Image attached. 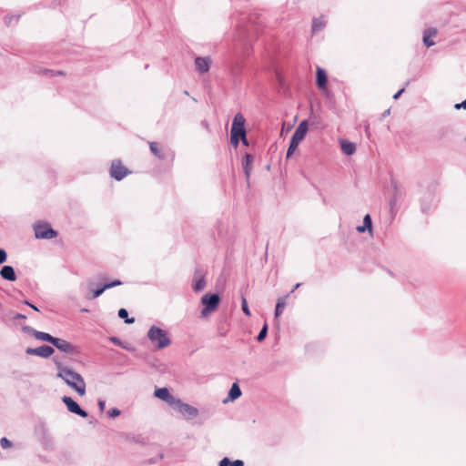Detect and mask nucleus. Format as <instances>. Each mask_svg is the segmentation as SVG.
I'll return each instance as SVG.
<instances>
[{"mask_svg":"<svg viewBox=\"0 0 466 466\" xmlns=\"http://www.w3.org/2000/svg\"><path fill=\"white\" fill-rule=\"evenodd\" d=\"M363 226L367 228V229L371 232L372 231V221L371 218L369 214L365 215L363 218Z\"/></svg>","mask_w":466,"mask_h":466,"instance_id":"c85d7f7f","label":"nucleus"},{"mask_svg":"<svg viewBox=\"0 0 466 466\" xmlns=\"http://www.w3.org/2000/svg\"><path fill=\"white\" fill-rule=\"evenodd\" d=\"M428 199H429L430 202L432 200V195L431 193L428 196Z\"/></svg>","mask_w":466,"mask_h":466,"instance_id":"603ef678","label":"nucleus"},{"mask_svg":"<svg viewBox=\"0 0 466 466\" xmlns=\"http://www.w3.org/2000/svg\"><path fill=\"white\" fill-rule=\"evenodd\" d=\"M326 25V19L324 16L315 17L312 20L311 31L313 34L322 30Z\"/></svg>","mask_w":466,"mask_h":466,"instance_id":"412c9836","label":"nucleus"},{"mask_svg":"<svg viewBox=\"0 0 466 466\" xmlns=\"http://www.w3.org/2000/svg\"><path fill=\"white\" fill-rule=\"evenodd\" d=\"M437 35V29L431 27L424 31L423 34V43L427 47L432 46L435 45L434 41L431 40V37L435 36Z\"/></svg>","mask_w":466,"mask_h":466,"instance_id":"aec40b11","label":"nucleus"},{"mask_svg":"<svg viewBox=\"0 0 466 466\" xmlns=\"http://www.w3.org/2000/svg\"><path fill=\"white\" fill-rule=\"evenodd\" d=\"M232 466H245L244 461L241 460H236L234 461H231Z\"/></svg>","mask_w":466,"mask_h":466,"instance_id":"a19ab883","label":"nucleus"},{"mask_svg":"<svg viewBox=\"0 0 466 466\" xmlns=\"http://www.w3.org/2000/svg\"><path fill=\"white\" fill-rule=\"evenodd\" d=\"M308 129H309L308 121L303 120L297 127L294 134L291 137V139L300 143L304 139V137L308 132Z\"/></svg>","mask_w":466,"mask_h":466,"instance_id":"4468645a","label":"nucleus"},{"mask_svg":"<svg viewBox=\"0 0 466 466\" xmlns=\"http://www.w3.org/2000/svg\"><path fill=\"white\" fill-rule=\"evenodd\" d=\"M239 139L241 140V142L244 146H248V141L247 139L246 134L244 136L240 137Z\"/></svg>","mask_w":466,"mask_h":466,"instance_id":"c03bdc74","label":"nucleus"},{"mask_svg":"<svg viewBox=\"0 0 466 466\" xmlns=\"http://www.w3.org/2000/svg\"><path fill=\"white\" fill-rule=\"evenodd\" d=\"M147 338L157 350L165 349L171 343L167 332L157 326H152L149 329Z\"/></svg>","mask_w":466,"mask_h":466,"instance_id":"f03ea898","label":"nucleus"},{"mask_svg":"<svg viewBox=\"0 0 466 466\" xmlns=\"http://www.w3.org/2000/svg\"><path fill=\"white\" fill-rule=\"evenodd\" d=\"M170 155H171V158L173 159V158H174V157H175L174 152L170 151Z\"/></svg>","mask_w":466,"mask_h":466,"instance_id":"864d4df0","label":"nucleus"},{"mask_svg":"<svg viewBox=\"0 0 466 466\" xmlns=\"http://www.w3.org/2000/svg\"><path fill=\"white\" fill-rule=\"evenodd\" d=\"M118 317L120 319H124L125 322L127 323V324H131V323L135 322V319L134 318H131V319L128 318V312H127V310L126 309H120L118 310Z\"/></svg>","mask_w":466,"mask_h":466,"instance_id":"bb28decb","label":"nucleus"},{"mask_svg":"<svg viewBox=\"0 0 466 466\" xmlns=\"http://www.w3.org/2000/svg\"><path fill=\"white\" fill-rule=\"evenodd\" d=\"M207 286L206 273L200 268H197L193 277V289L196 292H200L205 289Z\"/></svg>","mask_w":466,"mask_h":466,"instance_id":"1a4fd4ad","label":"nucleus"},{"mask_svg":"<svg viewBox=\"0 0 466 466\" xmlns=\"http://www.w3.org/2000/svg\"><path fill=\"white\" fill-rule=\"evenodd\" d=\"M26 354L39 356L42 358H48L54 353V349L47 345H42L38 348H27Z\"/></svg>","mask_w":466,"mask_h":466,"instance_id":"9b49d317","label":"nucleus"},{"mask_svg":"<svg viewBox=\"0 0 466 466\" xmlns=\"http://www.w3.org/2000/svg\"><path fill=\"white\" fill-rule=\"evenodd\" d=\"M7 254L6 251L3 248H0V264H3L6 261Z\"/></svg>","mask_w":466,"mask_h":466,"instance_id":"c9c22d12","label":"nucleus"},{"mask_svg":"<svg viewBox=\"0 0 466 466\" xmlns=\"http://www.w3.org/2000/svg\"><path fill=\"white\" fill-rule=\"evenodd\" d=\"M356 229H357V231H358V232H360V233H363V232H365L366 230H368V229H367V228H365L363 225H361V226H358V227L356 228Z\"/></svg>","mask_w":466,"mask_h":466,"instance_id":"a18cd8bd","label":"nucleus"},{"mask_svg":"<svg viewBox=\"0 0 466 466\" xmlns=\"http://www.w3.org/2000/svg\"><path fill=\"white\" fill-rule=\"evenodd\" d=\"M121 284H122V282L120 280H114L109 283L104 284V289H106V290L108 289H111V288H114L116 286H120Z\"/></svg>","mask_w":466,"mask_h":466,"instance_id":"72a5a7b5","label":"nucleus"},{"mask_svg":"<svg viewBox=\"0 0 466 466\" xmlns=\"http://www.w3.org/2000/svg\"><path fill=\"white\" fill-rule=\"evenodd\" d=\"M24 304L27 305L28 307H30V308H31V309H33L34 310H36V311H38V310H39V309H38V308H37L35 305H34V304L30 303L28 300H25V301H24Z\"/></svg>","mask_w":466,"mask_h":466,"instance_id":"79ce46f5","label":"nucleus"},{"mask_svg":"<svg viewBox=\"0 0 466 466\" xmlns=\"http://www.w3.org/2000/svg\"><path fill=\"white\" fill-rule=\"evenodd\" d=\"M0 276L2 279L8 280V281H15L16 280V274L12 266L2 267V268L0 270Z\"/></svg>","mask_w":466,"mask_h":466,"instance_id":"f3484780","label":"nucleus"},{"mask_svg":"<svg viewBox=\"0 0 466 466\" xmlns=\"http://www.w3.org/2000/svg\"><path fill=\"white\" fill-rule=\"evenodd\" d=\"M316 82L319 88L323 89L326 87L328 83V76L326 71L321 67H317L316 71Z\"/></svg>","mask_w":466,"mask_h":466,"instance_id":"2eb2a0df","label":"nucleus"},{"mask_svg":"<svg viewBox=\"0 0 466 466\" xmlns=\"http://www.w3.org/2000/svg\"><path fill=\"white\" fill-rule=\"evenodd\" d=\"M97 404H98L100 411H103L106 407V401L103 400H98Z\"/></svg>","mask_w":466,"mask_h":466,"instance_id":"58836bf2","label":"nucleus"},{"mask_svg":"<svg viewBox=\"0 0 466 466\" xmlns=\"http://www.w3.org/2000/svg\"><path fill=\"white\" fill-rule=\"evenodd\" d=\"M429 208H430L429 204H424V203L421 204V209L423 212L427 211L429 209Z\"/></svg>","mask_w":466,"mask_h":466,"instance_id":"09e8293b","label":"nucleus"},{"mask_svg":"<svg viewBox=\"0 0 466 466\" xmlns=\"http://www.w3.org/2000/svg\"><path fill=\"white\" fill-rule=\"evenodd\" d=\"M88 289L89 293L86 296L87 299H94L102 295L103 292L106 290V289H104V285L97 288L96 289H94V283L92 281L88 282Z\"/></svg>","mask_w":466,"mask_h":466,"instance_id":"6ab92c4d","label":"nucleus"},{"mask_svg":"<svg viewBox=\"0 0 466 466\" xmlns=\"http://www.w3.org/2000/svg\"><path fill=\"white\" fill-rule=\"evenodd\" d=\"M219 466H232L231 461L228 457H225L219 461Z\"/></svg>","mask_w":466,"mask_h":466,"instance_id":"e433bc0d","label":"nucleus"},{"mask_svg":"<svg viewBox=\"0 0 466 466\" xmlns=\"http://www.w3.org/2000/svg\"><path fill=\"white\" fill-rule=\"evenodd\" d=\"M33 334H34V336L37 339H40V340H43V341H46V342H49L51 344H53V341H54V339L56 338V337L51 336L48 333H46V332H43V331H37V330H33Z\"/></svg>","mask_w":466,"mask_h":466,"instance_id":"393cba45","label":"nucleus"},{"mask_svg":"<svg viewBox=\"0 0 466 466\" xmlns=\"http://www.w3.org/2000/svg\"><path fill=\"white\" fill-rule=\"evenodd\" d=\"M62 401L66 404L67 410L82 418H86L88 413L84 410L71 397L64 396Z\"/></svg>","mask_w":466,"mask_h":466,"instance_id":"9d476101","label":"nucleus"},{"mask_svg":"<svg viewBox=\"0 0 466 466\" xmlns=\"http://www.w3.org/2000/svg\"><path fill=\"white\" fill-rule=\"evenodd\" d=\"M111 341L116 345L122 346L120 340L117 338H111Z\"/></svg>","mask_w":466,"mask_h":466,"instance_id":"de8ad7c7","label":"nucleus"},{"mask_svg":"<svg viewBox=\"0 0 466 466\" xmlns=\"http://www.w3.org/2000/svg\"><path fill=\"white\" fill-rule=\"evenodd\" d=\"M240 396H241V390H240L239 386L238 385V383H233L229 390L228 399L225 400L224 402H227L228 400L233 401V400H237L238 398H239Z\"/></svg>","mask_w":466,"mask_h":466,"instance_id":"4be33fe9","label":"nucleus"},{"mask_svg":"<svg viewBox=\"0 0 466 466\" xmlns=\"http://www.w3.org/2000/svg\"><path fill=\"white\" fill-rule=\"evenodd\" d=\"M52 345H54L57 350H59L62 352L68 354L75 353V347L66 339L55 338Z\"/></svg>","mask_w":466,"mask_h":466,"instance_id":"f8f14e48","label":"nucleus"},{"mask_svg":"<svg viewBox=\"0 0 466 466\" xmlns=\"http://www.w3.org/2000/svg\"><path fill=\"white\" fill-rule=\"evenodd\" d=\"M210 65L211 59L208 56H198L195 59L196 68L200 74L207 73L210 68Z\"/></svg>","mask_w":466,"mask_h":466,"instance_id":"ddd939ff","label":"nucleus"},{"mask_svg":"<svg viewBox=\"0 0 466 466\" xmlns=\"http://www.w3.org/2000/svg\"><path fill=\"white\" fill-rule=\"evenodd\" d=\"M220 301V298L218 294H210L207 293L201 298V303L204 306L203 309L201 310V316L207 317L210 312L214 311Z\"/></svg>","mask_w":466,"mask_h":466,"instance_id":"20e7f679","label":"nucleus"},{"mask_svg":"<svg viewBox=\"0 0 466 466\" xmlns=\"http://www.w3.org/2000/svg\"><path fill=\"white\" fill-rule=\"evenodd\" d=\"M455 108L456 109H461V108L466 109V99L463 100L461 103L456 104Z\"/></svg>","mask_w":466,"mask_h":466,"instance_id":"4c0bfd02","label":"nucleus"},{"mask_svg":"<svg viewBox=\"0 0 466 466\" xmlns=\"http://www.w3.org/2000/svg\"><path fill=\"white\" fill-rule=\"evenodd\" d=\"M404 92V88H401L400 89L394 96H393V99H398L400 95Z\"/></svg>","mask_w":466,"mask_h":466,"instance_id":"49530a36","label":"nucleus"},{"mask_svg":"<svg viewBox=\"0 0 466 466\" xmlns=\"http://www.w3.org/2000/svg\"><path fill=\"white\" fill-rule=\"evenodd\" d=\"M26 316L22 313H16L14 317V319H25Z\"/></svg>","mask_w":466,"mask_h":466,"instance_id":"37998d69","label":"nucleus"},{"mask_svg":"<svg viewBox=\"0 0 466 466\" xmlns=\"http://www.w3.org/2000/svg\"><path fill=\"white\" fill-rule=\"evenodd\" d=\"M241 308H242V310L243 312L247 315V316H250L251 313H250V310L248 307V302H247V299L245 298H242V301H241Z\"/></svg>","mask_w":466,"mask_h":466,"instance_id":"2f4dec72","label":"nucleus"},{"mask_svg":"<svg viewBox=\"0 0 466 466\" xmlns=\"http://www.w3.org/2000/svg\"><path fill=\"white\" fill-rule=\"evenodd\" d=\"M252 163L253 157L250 154H246L243 157L242 167L247 180L249 179L251 175Z\"/></svg>","mask_w":466,"mask_h":466,"instance_id":"dca6fc26","label":"nucleus"},{"mask_svg":"<svg viewBox=\"0 0 466 466\" xmlns=\"http://www.w3.org/2000/svg\"><path fill=\"white\" fill-rule=\"evenodd\" d=\"M38 74H44V75H50L51 76H57V75H63L62 71H53L49 69H41L37 71Z\"/></svg>","mask_w":466,"mask_h":466,"instance_id":"7c9ffc66","label":"nucleus"},{"mask_svg":"<svg viewBox=\"0 0 466 466\" xmlns=\"http://www.w3.org/2000/svg\"><path fill=\"white\" fill-rule=\"evenodd\" d=\"M287 298H288V295L278 299L276 308H275V318H279L283 313V310L286 307Z\"/></svg>","mask_w":466,"mask_h":466,"instance_id":"b1692460","label":"nucleus"},{"mask_svg":"<svg viewBox=\"0 0 466 466\" xmlns=\"http://www.w3.org/2000/svg\"><path fill=\"white\" fill-rule=\"evenodd\" d=\"M15 19V21H17L19 19V15L17 16H8V17H5V24L6 25H10L12 20Z\"/></svg>","mask_w":466,"mask_h":466,"instance_id":"ea45409f","label":"nucleus"},{"mask_svg":"<svg viewBox=\"0 0 466 466\" xmlns=\"http://www.w3.org/2000/svg\"><path fill=\"white\" fill-rule=\"evenodd\" d=\"M129 173L130 171L122 165L120 160L112 161L109 169V174L111 177L115 178L117 181H120L124 177H126Z\"/></svg>","mask_w":466,"mask_h":466,"instance_id":"0eeeda50","label":"nucleus"},{"mask_svg":"<svg viewBox=\"0 0 466 466\" xmlns=\"http://www.w3.org/2000/svg\"><path fill=\"white\" fill-rule=\"evenodd\" d=\"M300 283H297L294 287V289L291 290V292H293L295 289H298L299 287H300Z\"/></svg>","mask_w":466,"mask_h":466,"instance_id":"3c124183","label":"nucleus"},{"mask_svg":"<svg viewBox=\"0 0 466 466\" xmlns=\"http://www.w3.org/2000/svg\"><path fill=\"white\" fill-rule=\"evenodd\" d=\"M390 115V109L386 110L383 114H382V116L385 117L387 116Z\"/></svg>","mask_w":466,"mask_h":466,"instance_id":"8fccbe9b","label":"nucleus"},{"mask_svg":"<svg viewBox=\"0 0 466 466\" xmlns=\"http://www.w3.org/2000/svg\"><path fill=\"white\" fill-rule=\"evenodd\" d=\"M81 311H83V312H87V311H88V309H83Z\"/></svg>","mask_w":466,"mask_h":466,"instance_id":"5fc2aeb1","label":"nucleus"},{"mask_svg":"<svg viewBox=\"0 0 466 466\" xmlns=\"http://www.w3.org/2000/svg\"><path fill=\"white\" fill-rule=\"evenodd\" d=\"M267 334H268V324L266 323V324H264V326L262 327V329H260V331L257 337L258 341L264 340Z\"/></svg>","mask_w":466,"mask_h":466,"instance_id":"c756f323","label":"nucleus"},{"mask_svg":"<svg viewBox=\"0 0 466 466\" xmlns=\"http://www.w3.org/2000/svg\"><path fill=\"white\" fill-rule=\"evenodd\" d=\"M149 148L152 154L158 159L163 160L167 157L165 150L157 142H149Z\"/></svg>","mask_w":466,"mask_h":466,"instance_id":"a211bd4d","label":"nucleus"},{"mask_svg":"<svg viewBox=\"0 0 466 466\" xmlns=\"http://www.w3.org/2000/svg\"><path fill=\"white\" fill-rule=\"evenodd\" d=\"M175 408L180 414H182L186 419L192 420L198 416L199 411L197 408L183 402L180 399H178V403H176Z\"/></svg>","mask_w":466,"mask_h":466,"instance_id":"423d86ee","label":"nucleus"},{"mask_svg":"<svg viewBox=\"0 0 466 466\" xmlns=\"http://www.w3.org/2000/svg\"><path fill=\"white\" fill-rule=\"evenodd\" d=\"M400 197H401V192L395 186L394 187V195H393L392 198L390 201V207L391 211H393V209L396 208L398 200H399V198Z\"/></svg>","mask_w":466,"mask_h":466,"instance_id":"a878e982","label":"nucleus"},{"mask_svg":"<svg viewBox=\"0 0 466 466\" xmlns=\"http://www.w3.org/2000/svg\"><path fill=\"white\" fill-rule=\"evenodd\" d=\"M154 396L161 400L167 402L169 406L174 407L176 403H178V398L170 394L167 388H157L154 391Z\"/></svg>","mask_w":466,"mask_h":466,"instance_id":"6e6552de","label":"nucleus"},{"mask_svg":"<svg viewBox=\"0 0 466 466\" xmlns=\"http://www.w3.org/2000/svg\"><path fill=\"white\" fill-rule=\"evenodd\" d=\"M108 416L111 417V418H116L117 416L120 415V410L116 408H114V409H111L108 412H107Z\"/></svg>","mask_w":466,"mask_h":466,"instance_id":"f704fd0d","label":"nucleus"},{"mask_svg":"<svg viewBox=\"0 0 466 466\" xmlns=\"http://www.w3.org/2000/svg\"><path fill=\"white\" fill-rule=\"evenodd\" d=\"M299 142L290 139L289 147L287 151V157H289L299 147Z\"/></svg>","mask_w":466,"mask_h":466,"instance_id":"cd10ccee","label":"nucleus"},{"mask_svg":"<svg viewBox=\"0 0 466 466\" xmlns=\"http://www.w3.org/2000/svg\"><path fill=\"white\" fill-rule=\"evenodd\" d=\"M341 150L347 156H351L356 151V146L354 143H351L347 140L340 141Z\"/></svg>","mask_w":466,"mask_h":466,"instance_id":"5701e85b","label":"nucleus"},{"mask_svg":"<svg viewBox=\"0 0 466 466\" xmlns=\"http://www.w3.org/2000/svg\"><path fill=\"white\" fill-rule=\"evenodd\" d=\"M0 445L3 449H8L12 447V442L5 437L1 438Z\"/></svg>","mask_w":466,"mask_h":466,"instance_id":"473e14b6","label":"nucleus"},{"mask_svg":"<svg viewBox=\"0 0 466 466\" xmlns=\"http://www.w3.org/2000/svg\"><path fill=\"white\" fill-rule=\"evenodd\" d=\"M34 230L36 238L52 239L57 236V232L47 223H36Z\"/></svg>","mask_w":466,"mask_h":466,"instance_id":"39448f33","label":"nucleus"},{"mask_svg":"<svg viewBox=\"0 0 466 466\" xmlns=\"http://www.w3.org/2000/svg\"><path fill=\"white\" fill-rule=\"evenodd\" d=\"M56 377L62 379L68 387L76 390L80 396L86 394V382L83 377L72 369L59 365Z\"/></svg>","mask_w":466,"mask_h":466,"instance_id":"f257e3e1","label":"nucleus"},{"mask_svg":"<svg viewBox=\"0 0 466 466\" xmlns=\"http://www.w3.org/2000/svg\"><path fill=\"white\" fill-rule=\"evenodd\" d=\"M245 117L241 113L235 115L230 131V143L237 147L239 143V137L246 134L245 130Z\"/></svg>","mask_w":466,"mask_h":466,"instance_id":"7ed1b4c3","label":"nucleus"}]
</instances>
